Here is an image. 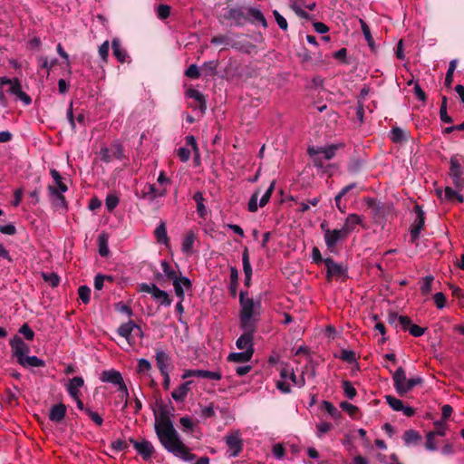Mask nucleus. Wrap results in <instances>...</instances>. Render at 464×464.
Segmentation results:
<instances>
[{"instance_id": "nucleus-20", "label": "nucleus", "mask_w": 464, "mask_h": 464, "mask_svg": "<svg viewBox=\"0 0 464 464\" xmlns=\"http://www.w3.org/2000/svg\"><path fill=\"white\" fill-rule=\"evenodd\" d=\"M393 385L397 393L403 396L404 386L407 384V377L402 367H399L392 375Z\"/></svg>"}, {"instance_id": "nucleus-56", "label": "nucleus", "mask_w": 464, "mask_h": 464, "mask_svg": "<svg viewBox=\"0 0 464 464\" xmlns=\"http://www.w3.org/2000/svg\"><path fill=\"white\" fill-rule=\"evenodd\" d=\"M109 50H110L109 41L103 42L101 44V46L99 47V56L101 57L102 61L104 63H107V61H108Z\"/></svg>"}, {"instance_id": "nucleus-58", "label": "nucleus", "mask_w": 464, "mask_h": 464, "mask_svg": "<svg viewBox=\"0 0 464 464\" xmlns=\"http://www.w3.org/2000/svg\"><path fill=\"white\" fill-rule=\"evenodd\" d=\"M324 148L325 147H320V146H313V147L308 148V154L311 157H314V160L315 162V165H318L317 160H319V155H321V154L323 155Z\"/></svg>"}, {"instance_id": "nucleus-60", "label": "nucleus", "mask_w": 464, "mask_h": 464, "mask_svg": "<svg viewBox=\"0 0 464 464\" xmlns=\"http://www.w3.org/2000/svg\"><path fill=\"white\" fill-rule=\"evenodd\" d=\"M19 333L22 334L28 341H32L34 337V331L29 327L27 324H24L20 327Z\"/></svg>"}, {"instance_id": "nucleus-59", "label": "nucleus", "mask_w": 464, "mask_h": 464, "mask_svg": "<svg viewBox=\"0 0 464 464\" xmlns=\"http://www.w3.org/2000/svg\"><path fill=\"white\" fill-rule=\"evenodd\" d=\"M185 75L190 79H198L200 76L199 68L196 64H191L186 70Z\"/></svg>"}, {"instance_id": "nucleus-45", "label": "nucleus", "mask_w": 464, "mask_h": 464, "mask_svg": "<svg viewBox=\"0 0 464 464\" xmlns=\"http://www.w3.org/2000/svg\"><path fill=\"white\" fill-rule=\"evenodd\" d=\"M434 428L435 430L433 431H430L431 433H434V436H445L446 435V429L447 424L443 420H436L434 422Z\"/></svg>"}, {"instance_id": "nucleus-49", "label": "nucleus", "mask_w": 464, "mask_h": 464, "mask_svg": "<svg viewBox=\"0 0 464 464\" xmlns=\"http://www.w3.org/2000/svg\"><path fill=\"white\" fill-rule=\"evenodd\" d=\"M113 278L111 276L97 275L94 278V287L96 290H101L104 286V282H112Z\"/></svg>"}, {"instance_id": "nucleus-39", "label": "nucleus", "mask_w": 464, "mask_h": 464, "mask_svg": "<svg viewBox=\"0 0 464 464\" xmlns=\"http://www.w3.org/2000/svg\"><path fill=\"white\" fill-rule=\"evenodd\" d=\"M199 407H200L199 416L202 419H210V418H214L216 416L215 407H214L213 403H210L209 405H207V406L200 405Z\"/></svg>"}, {"instance_id": "nucleus-26", "label": "nucleus", "mask_w": 464, "mask_h": 464, "mask_svg": "<svg viewBox=\"0 0 464 464\" xmlns=\"http://www.w3.org/2000/svg\"><path fill=\"white\" fill-rule=\"evenodd\" d=\"M254 354V349H249L248 351H241L237 353H231L227 360L233 362L244 363L247 362L251 360Z\"/></svg>"}, {"instance_id": "nucleus-19", "label": "nucleus", "mask_w": 464, "mask_h": 464, "mask_svg": "<svg viewBox=\"0 0 464 464\" xmlns=\"http://www.w3.org/2000/svg\"><path fill=\"white\" fill-rule=\"evenodd\" d=\"M157 366L160 373L169 372L170 368V357L162 349H157L155 354Z\"/></svg>"}, {"instance_id": "nucleus-10", "label": "nucleus", "mask_w": 464, "mask_h": 464, "mask_svg": "<svg viewBox=\"0 0 464 464\" xmlns=\"http://www.w3.org/2000/svg\"><path fill=\"white\" fill-rule=\"evenodd\" d=\"M321 228L324 230V242L327 246V249L331 252H334L336 248L338 242L341 239L346 238V235L341 229H329L325 228V225L322 224Z\"/></svg>"}, {"instance_id": "nucleus-22", "label": "nucleus", "mask_w": 464, "mask_h": 464, "mask_svg": "<svg viewBox=\"0 0 464 464\" xmlns=\"http://www.w3.org/2000/svg\"><path fill=\"white\" fill-rule=\"evenodd\" d=\"M84 385V380L81 376H75L70 380L67 385V392L72 399H77L80 396V389Z\"/></svg>"}, {"instance_id": "nucleus-9", "label": "nucleus", "mask_w": 464, "mask_h": 464, "mask_svg": "<svg viewBox=\"0 0 464 464\" xmlns=\"http://www.w3.org/2000/svg\"><path fill=\"white\" fill-rule=\"evenodd\" d=\"M130 442L133 445L137 453L145 461H151L155 455V449L152 443L147 440L141 441L135 440L132 438L129 439Z\"/></svg>"}, {"instance_id": "nucleus-50", "label": "nucleus", "mask_w": 464, "mask_h": 464, "mask_svg": "<svg viewBox=\"0 0 464 464\" xmlns=\"http://www.w3.org/2000/svg\"><path fill=\"white\" fill-rule=\"evenodd\" d=\"M390 135L392 140L394 142H400L406 139L405 132L400 128H392Z\"/></svg>"}, {"instance_id": "nucleus-28", "label": "nucleus", "mask_w": 464, "mask_h": 464, "mask_svg": "<svg viewBox=\"0 0 464 464\" xmlns=\"http://www.w3.org/2000/svg\"><path fill=\"white\" fill-rule=\"evenodd\" d=\"M247 14L249 15L248 20L251 23L261 24L264 28L267 27L266 20L263 13L258 8L250 7L247 10Z\"/></svg>"}, {"instance_id": "nucleus-43", "label": "nucleus", "mask_w": 464, "mask_h": 464, "mask_svg": "<svg viewBox=\"0 0 464 464\" xmlns=\"http://www.w3.org/2000/svg\"><path fill=\"white\" fill-rule=\"evenodd\" d=\"M275 185H276V182L272 181L271 184L269 185L268 188L266 189V191L261 197V198L259 200V207L260 208L265 207L269 202L270 198H271L272 193H273L274 188H275Z\"/></svg>"}, {"instance_id": "nucleus-4", "label": "nucleus", "mask_w": 464, "mask_h": 464, "mask_svg": "<svg viewBox=\"0 0 464 464\" xmlns=\"http://www.w3.org/2000/svg\"><path fill=\"white\" fill-rule=\"evenodd\" d=\"M162 269V276L166 280L171 281L174 290H183V288L189 289L191 287V281L181 275H178L177 266H172L167 260L160 262Z\"/></svg>"}, {"instance_id": "nucleus-53", "label": "nucleus", "mask_w": 464, "mask_h": 464, "mask_svg": "<svg viewBox=\"0 0 464 464\" xmlns=\"http://www.w3.org/2000/svg\"><path fill=\"white\" fill-rule=\"evenodd\" d=\"M338 148H339V145H335V144L325 146V148L324 149V153H323L324 159L327 160H332L335 156V153H336V150H338Z\"/></svg>"}, {"instance_id": "nucleus-8", "label": "nucleus", "mask_w": 464, "mask_h": 464, "mask_svg": "<svg viewBox=\"0 0 464 464\" xmlns=\"http://www.w3.org/2000/svg\"><path fill=\"white\" fill-rule=\"evenodd\" d=\"M324 262L329 280L343 281L347 277V267L342 263H336L332 258H325Z\"/></svg>"}, {"instance_id": "nucleus-5", "label": "nucleus", "mask_w": 464, "mask_h": 464, "mask_svg": "<svg viewBox=\"0 0 464 464\" xmlns=\"http://www.w3.org/2000/svg\"><path fill=\"white\" fill-rule=\"evenodd\" d=\"M50 174L55 183V186L50 185L48 187L50 196L52 197L53 202H55L57 205L61 207L65 208L66 201L63 193H65L68 190V188L63 182V178L58 170L53 169L50 170Z\"/></svg>"}, {"instance_id": "nucleus-29", "label": "nucleus", "mask_w": 464, "mask_h": 464, "mask_svg": "<svg viewBox=\"0 0 464 464\" xmlns=\"http://www.w3.org/2000/svg\"><path fill=\"white\" fill-rule=\"evenodd\" d=\"M154 236L158 243L162 244L166 246H169V237L167 234L166 224L161 221L154 231Z\"/></svg>"}, {"instance_id": "nucleus-33", "label": "nucleus", "mask_w": 464, "mask_h": 464, "mask_svg": "<svg viewBox=\"0 0 464 464\" xmlns=\"http://www.w3.org/2000/svg\"><path fill=\"white\" fill-rule=\"evenodd\" d=\"M187 96L188 98L194 99L196 102H198L199 109L202 112L206 111V101L204 95L201 92L195 89H189L187 92Z\"/></svg>"}, {"instance_id": "nucleus-48", "label": "nucleus", "mask_w": 464, "mask_h": 464, "mask_svg": "<svg viewBox=\"0 0 464 464\" xmlns=\"http://www.w3.org/2000/svg\"><path fill=\"white\" fill-rule=\"evenodd\" d=\"M423 379L420 376H416L407 380V384L404 386L403 395L412 390L415 386L421 384Z\"/></svg>"}, {"instance_id": "nucleus-62", "label": "nucleus", "mask_w": 464, "mask_h": 464, "mask_svg": "<svg viewBox=\"0 0 464 464\" xmlns=\"http://www.w3.org/2000/svg\"><path fill=\"white\" fill-rule=\"evenodd\" d=\"M157 14L160 19H166L170 14V7L167 5H160L157 9Z\"/></svg>"}, {"instance_id": "nucleus-55", "label": "nucleus", "mask_w": 464, "mask_h": 464, "mask_svg": "<svg viewBox=\"0 0 464 464\" xmlns=\"http://www.w3.org/2000/svg\"><path fill=\"white\" fill-rule=\"evenodd\" d=\"M456 67H457V60L450 61L447 73H446V78H445V83L447 85L451 84V82L453 79V73H454V71L456 70Z\"/></svg>"}, {"instance_id": "nucleus-37", "label": "nucleus", "mask_w": 464, "mask_h": 464, "mask_svg": "<svg viewBox=\"0 0 464 464\" xmlns=\"http://www.w3.org/2000/svg\"><path fill=\"white\" fill-rule=\"evenodd\" d=\"M150 370L151 363L147 359L140 358L138 360L137 372L139 374L149 375Z\"/></svg>"}, {"instance_id": "nucleus-46", "label": "nucleus", "mask_w": 464, "mask_h": 464, "mask_svg": "<svg viewBox=\"0 0 464 464\" xmlns=\"http://www.w3.org/2000/svg\"><path fill=\"white\" fill-rule=\"evenodd\" d=\"M260 191L256 190L252 194V196L249 198L247 208L250 212H256L259 207L258 197H259Z\"/></svg>"}, {"instance_id": "nucleus-16", "label": "nucleus", "mask_w": 464, "mask_h": 464, "mask_svg": "<svg viewBox=\"0 0 464 464\" xmlns=\"http://www.w3.org/2000/svg\"><path fill=\"white\" fill-rule=\"evenodd\" d=\"M225 18L229 20L232 24L236 26L244 25L247 21L245 9L243 7H234L228 9L225 14Z\"/></svg>"}, {"instance_id": "nucleus-11", "label": "nucleus", "mask_w": 464, "mask_h": 464, "mask_svg": "<svg viewBox=\"0 0 464 464\" xmlns=\"http://www.w3.org/2000/svg\"><path fill=\"white\" fill-rule=\"evenodd\" d=\"M226 443L228 447L227 454L229 458L237 457L243 450V440L238 430L226 436Z\"/></svg>"}, {"instance_id": "nucleus-36", "label": "nucleus", "mask_w": 464, "mask_h": 464, "mask_svg": "<svg viewBox=\"0 0 464 464\" xmlns=\"http://www.w3.org/2000/svg\"><path fill=\"white\" fill-rule=\"evenodd\" d=\"M198 378L209 379L219 381L222 379V374L220 372H211L207 370H197Z\"/></svg>"}, {"instance_id": "nucleus-57", "label": "nucleus", "mask_w": 464, "mask_h": 464, "mask_svg": "<svg viewBox=\"0 0 464 464\" xmlns=\"http://www.w3.org/2000/svg\"><path fill=\"white\" fill-rule=\"evenodd\" d=\"M111 449L115 452L123 451L128 449V443L119 439L111 443Z\"/></svg>"}, {"instance_id": "nucleus-54", "label": "nucleus", "mask_w": 464, "mask_h": 464, "mask_svg": "<svg viewBox=\"0 0 464 464\" xmlns=\"http://www.w3.org/2000/svg\"><path fill=\"white\" fill-rule=\"evenodd\" d=\"M119 204V198L114 194L106 197L105 205L109 211H112Z\"/></svg>"}, {"instance_id": "nucleus-52", "label": "nucleus", "mask_w": 464, "mask_h": 464, "mask_svg": "<svg viewBox=\"0 0 464 464\" xmlns=\"http://www.w3.org/2000/svg\"><path fill=\"white\" fill-rule=\"evenodd\" d=\"M273 14L279 28L283 31H286L288 28L286 19L277 10H274Z\"/></svg>"}, {"instance_id": "nucleus-35", "label": "nucleus", "mask_w": 464, "mask_h": 464, "mask_svg": "<svg viewBox=\"0 0 464 464\" xmlns=\"http://www.w3.org/2000/svg\"><path fill=\"white\" fill-rule=\"evenodd\" d=\"M42 277L50 287H56L59 285L60 278L55 273L44 272L42 273Z\"/></svg>"}, {"instance_id": "nucleus-42", "label": "nucleus", "mask_w": 464, "mask_h": 464, "mask_svg": "<svg viewBox=\"0 0 464 464\" xmlns=\"http://www.w3.org/2000/svg\"><path fill=\"white\" fill-rule=\"evenodd\" d=\"M343 390L344 395L350 400H353L356 396V390L349 381L343 382Z\"/></svg>"}, {"instance_id": "nucleus-6", "label": "nucleus", "mask_w": 464, "mask_h": 464, "mask_svg": "<svg viewBox=\"0 0 464 464\" xmlns=\"http://www.w3.org/2000/svg\"><path fill=\"white\" fill-rule=\"evenodd\" d=\"M100 380L102 382L111 383L117 386L118 391L121 393L122 398L129 396L127 386L123 381L122 375L116 370H105L102 372Z\"/></svg>"}, {"instance_id": "nucleus-25", "label": "nucleus", "mask_w": 464, "mask_h": 464, "mask_svg": "<svg viewBox=\"0 0 464 464\" xmlns=\"http://www.w3.org/2000/svg\"><path fill=\"white\" fill-rule=\"evenodd\" d=\"M196 235L193 231H188L182 239L181 251L187 256L193 254V246L196 241Z\"/></svg>"}, {"instance_id": "nucleus-38", "label": "nucleus", "mask_w": 464, "mask_h": 464, "mask_svg": "<svg viewBox=\"0 0 464 464\" xmlns=\"http://www.w3.org/2000/svg\"><path fill=\"white\" fill-rule=\"evenodd\" d=\"M419 440H420V436L419 432L414 430H408L403 434V440L406 445H410Z\"/></svg>"}, {"instance_id": "nucleus-34", "label": "nucleus", "mask_w": 464, "mask_h": 464, "mask_svg": "<svg viewBox=\"0 0 464 464\" xmlns=\"http://www.w3.org/2000/svg\"><path fill=\"white\" fill-rule=\"evenodd\" d=\"M193 199L197 203V212L200 218H204L207 215V208L204 205V197L203 193L200 191H198L194 194Z\"/></svg>"}, {"instance_id": "nucleus-31", "label": "nucleus", "mask_w": 464, "mask_h": 464, "mask_svg": "<svg viewBox=\"0 0 464 464\" xmlns=\"http://www.w3.org/2000/svg\"><path fill=\"white\" fill-rule=\"evenodd\" d=\"M22 362H23V363H19V364L23 367H44L45 366V362L43 359H41L35 355L26 356L22 360Z\"/></svg>"}, {"instance_id": "nucleus-13", "label": "nucleus", "mask_w": 464, "mask_h": 464, "mask_svg": "<svg viewBox=\"0 0 464 464\" xmlns=\"http://www.w3.org/2000/svg\"><path fill=\"white\" fill-rule=\"evenodd\" d=\"M13 355L16 358L18 363H23L22 360L26 357L30 352L28 344H26L22 338L14 336L10 341Z\"/></svg>"}, {"instance_id": "nucleus-7", "label": "nucleus", "mask_w": 464, "mask_h": 464, "mask_svg": "<svg viewBox=\"0 0 464 464\" xmlns=\"http://www.w3.org/2000/svg\"><path fill=\"white\" fill-rule=\"evenodd\" d=\"M117 334L125 338L130 346L134 345L136 342L135 336H139L140 338L143 336V332L140 326L135 324L132 320L121 324L117 329Z\"/></svg>"}, {"instance_id": "nucleus-18", "label": "nucleus", "mask_w": 464, "mask_h": 464, "mask_svg": "<svg viewBox=\"0 0 464 464\" xmlns=\"http://www.w3.org/2000/svg\"><path fill=\"white\" fill-rule=\"evenodd\" d=\"M358 226H364L363 219L360 215L352 213L346 217L342 230L347 237L350 233L353 232Z\"/></svg>"}, {"instance_id": "nucleus-17", "label": "nucleus", "mask_w": 464, "mask_h": 464, "mask_svg": "<svg viewBox=\"0 0 464 464\" xmlns=\"http://www.w3.org/2000/svg\"><path fill=\"white\" fill-rule=\"evenodd\" d=\"M166 188H157L155 184H146L141 190V198L153 201L158 198L166 196Z\"/></svg>"}, {"instance_id": "nucleus-41", "label": "nucleus", "mask_w": 464, "mask_h": 464, "mask_svg": "<svg viewBox=\"0 0 464 464\" xmlns=\"http://www.w3.org/2000/svg\"><path fill=\"white\" fill-rule=\"evenodd\" d=\"M152 294V297L160 302L163 305H169L171 303V300L169 297L168 292H150Z\"/></svg>"}, {"instance_id": "nucleus-1", "label": "nucleus", "mask_w": 464, "mask_h": 464, "mask_svg": "<svg viewBox=\"0 0 464 464\" xmlns=\"http://www.w3.org/2000/svg\"><path fill=\"white\" fill-rule=\"evenodd\" d=\"M155 431L161 445L169 452L185 460L191 461L196 456L191 454L180 440L172 421L169 418H162L155 422Z\"/></svg>"}, {"instance_id": "nucleus-47", "label": "nucleus", "mask_w": 464, "mask_h": 464, "mask_svg": "<svg viewBox=\"0 0 464 464\" xmlns=\"http://www.w3.org/2000/svg\"><path fill=\"white\" fill-rule=\"evenodd\" d=\"M440 117L441 121L445 123H450L452 121V119L448 115L447 112V98L445 96L442 98V103L440 109Z\"/></svg>"}, {"instance_id": "nucleus-32", "label": "nucleus", "mask_w": 464, "mask_h": 464, "mask_svg": "<svg viewBox=\"0 0 464 464\" xmlns=\"http://www.w3.org/2000/svg\"><path fill=\"white\" fill-rule=\"evenodd\" d=\"M243 270L246 276V285L249 286V282L252 276V267L249 261L248 252L246 249L242 256Z\"/></svg>"}, {"instance_id": "nucleus-24", "label": "nucleus", "mask_w": 464, "mask_h": 464, "mask_svg": "<svg viewBox=\"0 0 464 464\" xmlns=\"http://www.w3.org/2000/svg\"><path fill=\"white\" fill-rule=\"evenodd\" d=\"M191 381L181 383L177 389L171 392L172 399L177 402H183L190 390Z\"/></svg>"}, {"instance_id": "nucleus-51", "label": "nucleus", "mask_w": 464, "mask_h": 464, "mask_svg": "<svg viewBox=\"0 0 464 464\" xmlns=\"http://www.w3.org/2000/svg\"><path fill=\"white\" fill-rule=\"evenodd\" d=\"M333 425L329 422L323 421L316 425V435L318 438H322L326 432L331 430Z\"/></svg>"}, {"instance_id": "nucleus-2", "label": "nucleus", "mask_w": 464, "mask_h": 464, "mask_svg": "<svg viewBox=\"0 0 464 464\" xmlns=\"http://www.w3.org/2000/svg\"><path fill=\"white\" fill-rule=\"evenodd\" d=\"M239 303L241 307L239 313L240 326L256 327L262 308L260 300L250 297L249 292H240Z\"/></svg>"}, {"instance_id": "nucleus-30", "label": "nucleus", "mask_w": 464, "mask_h": 464, "mask_svg": "<svg viewBox=\"0 0 464 464\" xmlns=\"http://www.w3.org/2000/svg\"><path fill=\"white\" fill-rule=\"evenodd\" d=\"M355 183L349 184L342 188V190L335 196L334 201L336 208L341 213H345L346 211V206L339 204V201L342 199V198L346 195L350 190L355 188Z\"/></svg>"}, {"instance_id": "nucleus-3", "label": "nucleus", "mask_w": 464, "mask_h": 464, "mask_svg": "<svg viewBox=\"0 0 464 464\" xmlns=\"http://www.w3.org/2000/svg\"><path fill=\"white\" fill-rule=\"evenodd\" d=\"M4 86H8L7 92L14 96L16 100L23 102L24 105L28 106L32 103V98L23 91L22 83L16 77L7 78L0 77V104L3 107L7 106V98L3 90Z\"/></svg>"}, {"instance_id": "nucleus-61", "label": "nucleus", "mask_w": 464, "mask_h": 464, "mask_svg": "<svg viewBox=\"0 0 464 464\" xmlns=\"http://www.w3.org/2000/svg\"><path fill=\"white\" fill-rule=\"evenodd\" d=\"M434 303L439 309H442L446 305V297L443 292H436L433 297Z\"/></svg>"}, {"instance_id": "nucleus-12", "label": "nucleus", "mask_w": 464, "mask_h": 464, "mask_svg": "<svg viewBox=\"0 0 464 464\" xmlns=\"http://www.w3.org/2000/svg\"><path fill=\"white\" fill-rule=\"evenodd\" d=\"M243 330V334L237 338L236 345L238 350L248 351L253 348V338L256 327L254 326H240Z\"/></svg>"}, {"instance_id": "nucleus-15", "label": "nucleus", "mask_w": 464, "mask_h": 464, "mask_svg": "<svg viewBox=\"0 0 464 464\" xmlns=\"http://www.w3.org/2000/svg\"><path fill=\"white\" fill-rule=\"evenodd\" d=\"M435 193L441 201L450 202L454 199H456L459 203H462L464 201V197L459 192H458L457 190L453 189L450 187H446L444 188H438L435 189Z\"/></svg>"}, {"instance_id": "nucleus-63", "label": "nucleus", "mask_w": 464, "mask_h": 464, "mask_svg": "<svg viewBox=\"0 0 464 464\" xmlns=\"http://www.w3.org/2000/svg\"><path fill=\"white\" fill-rule=\"evenodd\" d=\"M85 413L90 417V419L97 425L102 426L103 423V419L99 415L98 412L90 410H85Z\"/></svg>"}, {"instance_id": "nucleus-40", "label": "nucleus", "mask_w": 464, "mask_h": 464, "mask_svg": "<svg viewBox=\"0 0 464 464\" xmlns=\"http://www.w3.org/2000/svg\"><path fill=\"white\" fill-rule=\"evenodd\" d=\"M385 400L386 402L393 411H401V410L402 409L403 402L400 399H397L392 395H386Z\"/></svg>"}, {"instance_id": "nucleus-64", "label": "nucleus", "mask_w": 464, "mask_h": 464, "mask_svg": "<svg viewBox=\"0 0 464 464\" xmlns=\"http://www.w3.org/2000/svg\"><path fill=\"white\" fill-rule=\"evenodd\" d=\"M290 7L299 17L305 18V19L310 18V15L304 10H303L302 7L297 3L292 2L290 4Z\"/></svg>"}, {"instance_id": "nucleus-23", "label": "nucleus", "mask_w": 464, "mask_h": 464, "mask_svg": "<svg viewBox=\"0 0 464 464\" xmlns=\"http://www.w3.org/2000/svg\"><path fill=\"white\" fill-rule=\"evenodd\" d=\"M67 408L63 403H58L53 405L50 409L49 420L53 422H61L66 415Z\"/></svg>"}, {"instance_id": "nucleus-27", "label": "nucleus", "mask_w": 464, "mask_h": 464, "mask_svg": "<svg viewBox=\"0 0 464 464\" xmlns=\"http://www.w3.org/2000/svg\"><path fill=\"white\" fill-rule=\"evenodd\" d=\"M111 47L113 55L120 63L127 62V59L129 58L128 53L126 50L121 46V42L118 38L112 39Z\"/></svg>"}, {"instance_id": "nucleus-14", "label": "nucleus", "mask_w": 464, "mask_h": 464, "mask_svg": "<svg viewBox=\"0 0 464 464\" xmlns=\"http://www.w3.org/2000/svg\"><path fill=\"white\" fill-rule=\"evenodd\" d=\"M450 176L453 180V184L456 188L463 187L464 181L462 179L463 169L456 156L450 158Z\"/></svg>"}, {"instance_id": "nucleus-21", "label": "nucleus", "mask_w": 464, "mask_h": 464, "mask_svg": "<svg viewBox=\"0 0 464 464\" xmlns=\"http://www.w3.org/2000/svg\"><path fill=\"white\" fill-rule=\"evenodd\" d=\"M424 213L420 211L411 225V242L414 243L420 237V234L424 227Z\"/></svg>"}, {"instance_id": "nucleus-44", "label": "nucleus", "mask_w": 464, "mask_h": 464, "mask_svg": "<svg viewBox=\"0 0 464 464\" xmlns=\"http://www.w3.org/2000/svg\"><path fill=\"white\" fill-rule=\"evenodd\" d=\"M322 408L333 418H338L340 416V411L328 401L322 402Z\"/></svg>"}]
</instances>
